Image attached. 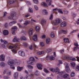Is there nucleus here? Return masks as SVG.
<instances>
[{"label": "nucleus", "mask_w": 79, "mask_h": 79, "mask_svg": "<svg viewBox=\"0 0 79 79\" xmlns=\"http://www.w3.org/2000/svg\"><path fill=\"white\" fill-rule=\"evenodd\" d=\"M0 66L2 68H3L5 66V63L3 62H1L0 63Z\"/></svg>", "instance_id": "5701e85b"}, {"label": "nucleus", "mask_w": 79, "mask_h": 79, "mask_svg": "<svg viewBox=\"0 0 79 79\" xmlns=\"http://www.w3.org/2000/svg\"><path fill=\"white\" fill-rule=\"evenodd\" d=\"M15 2H16V0H10L8 3L9 5H11V4L14 3Z\"/></svg>", "instance_id": "412c9836"}, {"label": "nucleus", "mask_w": 79, "mask_h": 79, "mask_svg": "<svg viewBox=\"0 0 79 79\" xmlns=\"http://www.w3.org/2000/svg\"><path fill=\"white\" fill-rule=\"evenodd\" d=\"M14 63H15V60L13 59H10L7 61L8 64L10 66V68L13 69H15V67L13 66H14Z\"/></svg>", "instance_id": "f03ea898"}, {"label": "nucleus", "mask_w": 79, "mask_h": 79, "mask_svg": "<svg viewBox=\"0 0 79 79\" xmlns=\"http://www.w3.org/2000/svg\"><path fill=\"white\" fill-rule=\"evenodd\" d=\"M46 3H48V5L49 6H51L52 5V0H46Z\"/></svg>", "instance_id": "f3484780"}, {"label": "nucleus", "mask_w": 79, "mask_h": 79, "mask_svg": "<svg viewBox=\"0 0 79 79\" xmlns=\"http://www.w3.org/2000/svg\"><path fill=\"white\" fill-rule=\"evenodd\" d=\"M35 74L36 76H37V75H38V70H36L35 73Z\"/></svg>", "instance_id": "774afa93"}, {"label": "nucleus", "mask_w": 79, "mask_h": 79, "mask_svg": "<svg viewBox=\"0 0 79 79\" xmlns=\"http://www.w3.org/2000/svg\"><path fill=\"white\" fill-rule=\"evenodd\" d=\"M35 29L36 32H39L40 31V27L39 26L35 27Z\"/></svg>", "instance_id": "bb28decb"}, {"label": "nucleus", "mask_w": 79, "mask_h": 79, "mask_svg": "<svg viewBox=\"0 0 79 79\" xmlns=\"http://www.w3.org/2000/svg\"><path fill=\"white\" fill-rule=\"evenodd\" d=\"M27 63L29 64H31V65H34V62H32L30 60L28 61Z\"/></svg>", "instance_id": "cd10ccee"}, {"label": "nucleus", "mask_w": 79, "mask_h": 79, "mask_svg": "<svg viewBox=\"0 0 79 79\" xmlns=\"http://www.w3.org/2000/svg\"><path fill=\"white\" fill-rule=\"evenodd\" d=\"M34 9L36 10V11H38V10H39V7L35 5H34Z\"/></svg>", "instance_id": "4c0bfd02"}, {"label": "nucleus", "mask_w": 79, "mask_h": 79, "mask_svg": "<svg viewBox=\"0 0 79 79\" xmlns=\"http://www.w3.org/2000/svg\"><path fill=\"white\" fill-rule=\"evenodd\" d=\"M52 51V49L50 48H48L47 49L46 52L47 53H49V52H51Z\"/></svg>", "instance_id": "a18cd8bd"}, {"label": "nucleus", "mask_w": 79, "mask_h": 79, "mask_svg": "<svg viewBox=\"0 0 79 79\" xmlns=\"http://www.w3.org/2000/svg\"><path fill=\"white\" fill-rule=\"evenodd\" d=\"M29 48L31 50H33V46H32V44H31L29 46Z\"/></svg>", "instance_id": "de8ad7c7"}, {"label": "nucleus", "mask_w": 79, "mask_h": 79, "mask_svg": "<svg viewBox=\"0 0 79 79\" xmlns=\"http://www.w3.org/2000/svg\"><path fill=\"white\" fill-rule=\"evenodd\" d=\"M3 79H10V77L8 76H4L3 77Z\"/></svg>", "instance_id": "0e129e2a"}, {"label": "nucleus", "mask_w": 79, "mask_h": 79, "mask_svg": "<svg viewBox=\"0 0 79 79\" xmlns=\"http://www.w3.org/2000/svg\"><path fill=\"white\" fill-rule=\"evenodd\" d=\"M71 77H74L75 76V73L73 72H72L71 74Z\"/></svg>", "instance_id": "09e8293b"}, {"label": "nucleus", "mask_w": 79, "mask_h": 79, "mask_svg": "<svg viewBox=\"0 0 79 79\" xmlns=\"http://www.w3.org/2000/svg\"><path fill=\"white\" fill-rule=\"evenodd\" d=\"M70 60H72V61H76V58L74 57H71Z\"/></svg>", "instance_id": "052dcab7"}, {"label": "nucleus", "mask_w": 79, "mask_h": 79, "mask_svg": "<svg viewBox=\"0 0 79 79\" xmlns=\"http://www.w3.org/2000/svg\"><path fill=\"white\" fill-rule=\"evenodd\" d=\"M70 64H71V66L73 68V69L76 68V64L74 62L72 61L70 62Z\"/></svg>", "instance_id": "f8f14e48"}, {"label": "nucleus", "mask_w": 79, "mask_h": 79, "mask_svg": "<svg viewBox=\"0 0 79 79\" xmlns=\"http://www.w3.org/2000/svg\"><path fill=\"white\" fill-rule=\"evenodd\" d=\"M17 24L20 28H24L25 27V26L24 27L22 26V25H21L19 23H17Z\"/></svg>", "instance_id": "49530a36"}, {"label": "nucleus", "mask_w": 79, "mask_h": 79, "mask_svg": "<svg viewBox=\"0 0 79 79\" xmlns=\"http://www.w3.org/2000/svg\"><path fill=\"white\" fill-rule=\"evenodd\" d=\"M5 56L4 55H1L0 56V61H4L5 60Z\"/></svg>", "instance_id": "20e7f679"}, {"label": "nucleus", "mask_w": 79, "mask_h": 79, "mask_svg": "<svg viewBox=\"0 0 79 79\" xmlns=\"http://www.w3.org/2000/svg\"><path fill=\"white\" fill-rule=\"evenodd\" d=\"M4 26L5 27H8V24L7 23H6L4 24Z\"/></svg>", "instance_id": "69168bd1"}, {"label": "nucleus", "mask_w": 79, "mask_h": 79, "mask_svg": "<svg viewBox=\"0 0 79 79\" xmlns=\"http://www.w3.org/2000/svg\"><path fill=\"white\" fill-rule=\"evenodd\" d=\"M14 77L15 79H18V73L16 72L15 73L14 75Z\"/></svg>", "instance_id": "aec40b11"}, {"label": "nucleus", "mask_w": 79, "mask_h": 79, "mask_svg": "<svg viewBox=\"0 0 79 79\" xmlns=\"http://www.w3.org/2000/svg\"><path fill=\"white\" fill-rule=\"evenodd\" d=\"M56 69L54 68H51L49 69V70L53 73H55L56 74H60L57 76V79H61V77H62L64 79H66L69 77V75L67 73H65L66 72L63 71L61 72H60V69L57 67H56Z\"/></svg>", "instance_id": "f257e3e1"}, {"label": "nucleus", "mask_w": 79, "mask_h": 79, "mask_svg": "<svg viewBox=\"0 0 79 79\" xmlns=\"http://www.w3.org/2000/svg\"><path fill=\"white\" fill-rule=\"evenodd\" d=\"M19 48V45L18 44H16L15 45V49H18Z\"/></svg>", "instance_id": "603ef678"}, {"label": "nucleus", "mask_w": 79, "mask_h": 79, "mask_svg": "<svg viewBox=\"0 0 79 79\" xmlns=\"http://www.w3.org/2000/svg\"><path fill=\"white\" fill-rule=\"evenodd\" d=\"M76 71H79V64L77 65L76 68Z\"/></svg>", "instance_id": "bf43d9fd"}, {"label": "nucleus", "mask_w": 79, "mask_h": 79, "mask_svg": "<svg viewBox=\"0 0 79 79\" xmlns=\"http://www.w3.org/2000/svg\"><path fill=\"white\" fill-rule=\"evenodd\" d=\"M46 42L47 44H50V39L49 38H47L46 40Z\"/></svg>", "instance_id": "c85d7f7f"}, {"label": "nucleus", "mask_w": 79, "mask_h": 79, "mask_svg": "<svg viewBox=\"0 0 79 79\" xmlns=\"http://www.w3.org/2000/svg\"><path fill=\"white\" fill-rule=\"evenodd\" d=\"M20 39L21 40H27V38H26V37L24 36H21Z\"/></svg>", "instance_id": "4be33fe9"}, {"label": "nucleus", "mask_w": 79, "mask_h": 79, "mask_svg": "<svg viewBox=\"0 0 79 79\" xmlns=\"http://www.w3.org/2000/svg\"><path fill=\"white\" fill-rule=\"evenodd\" d=\"M66 69H66V72H67V73H69L70 72V71H71V70L69 68V67L68 68H66Z\"/></svg>", "instance_id": "13d9d810"}, {"label": "nucleus", "mask_w": 79, "mask_h": 79, "mask_svg": "<svg viewBox=\"0 0 79 79\" xmlns=\"http://www.w3.org/2000/svg\"><path fill=\"white\" fill-rule=\"evenodd\" d=\"M53 14H51L49 19L50 20H52V19H53Z\"/></svg>", "instance_id": "6e6d98bb"}, {"label": "nucleus", "mask_w": 79, "mask_h": 79, "mask_svg": "<svg viewBox=\"0 0 79 79\" xmlns=\"http://www.w3.org/2000/svg\"><path fill=\"white\" fill-rule=\"evenodd\" d=\"M27 66L29 69H33V66H31V65H27Z\"/></svg>", "instance_id": "37998d69"}, {"label": "nucleus", "mask_w": 79, "mask_h": 79, "mask_svg": "<svg viewBox=\"0 0 79 79\" xmlns=\"http://www.w3.org/2000/svg\"><path fill=\"white\" fill-rule=\"evenodd\" d=\"M30 77V75L28 74L26 75L24 77L25 79H31V78H29V77Z\"/></svg>", "instance_id": "e433bc0d"}, {"label": "nucleus", "mask_w": 79, "mask_h": 79, "mask_svg": "<svg viewBox=\"0 0 79 79\" xmlns=\"http://www.w3.org/2000/svg\"><path fill=\"white\" fill-rule=\"evenodd\" d=\"M28 11L30 13H33L34 12V11L31 8V7H29L28 9Z\"/></svg>", "instance_id": "79ce46f5"}, {"label": "nucleus", "mask_w": 79, "mask_h": 79, "mask_svg": "<svg viewBox=\"0 0 79 79\" xmlns=\"http://www.w3.org/2000/svg\"><path fill=\"white\" fill-rule=\"evenodd\" d=\"M22 45L23 47H27V46L28 45V43L27 42H24L23 43Z\"/></svg>", "instance_id": "c9c22d12"}, {"label": "nucleus", "mask_w": 79, "mask_h": 79, "mask_svg": "<svg viewBox=\"0 0 79 79\" xmlns=\"http://www.w3.org/2000/svg\"><path fill=\"white\" fill-rule=\"evenodd\" d=\"M41 5L44 7H48V5L47 2H43L41 3Z\"/></svg>", "instance_id": "9b49d317"}, {"label": "nucleus", "mask_w": 79, "mask_h": 79, "mask_svg": "<svg viewBox=\"0 0 79 79\" xmlns=\"http://www.w3.org/2000/svg\"><path fill=\"white\" fill-rule=\"evenodd\" d=\"M57 11L58 12V13H59L63 14V11L61 10V9H58V10Z\"/></svg>", "instance_id": "58836bf2"}, {"label": "nucleus", "mask_w": 79, "mask_h": 79, "mask_svg": "<svg viewBox=\"0 0 79 79\" xmlns=\"http://www.w3.org/2000/svg\"><path fill=\"white\" fill-rule=\"evenodd\" d=\"M58 8H56L53 9V11H58Z\"/></svg>", "instance_id": "338daca9"}, {"label": "nucleus", "mask_w": 79, "mask_h": 79, "mask_svg": "<svg viewBox=\"0 0 79 79\" xmlns=\"http://www.w3.org/2000/svg\"><path fill=\"white\" fill-rule=\"evenodd\" d=\"M78 49L79 51V47H75L73 48V51L74 52H76L77 50Z\"/></svg>", "instance_id": "a19ab883"}, {"label": "nucleus", "mask_w": 79, "mask_h": 79, "mask_svg": "<svg viewBox=\"0 0 79 79\" xmlns=\"http://www.w3.org/2000/svg\"><path fill=\"white\" fill-rule=\"evenodd\" d=\"M17 29H18V28H17V27H16V26H14L12 27L11 31H16Z\"/></svg>", "instance_id": "7c9ffc66"}, {"label": "nucleus", "mask_w": 79, "mask_h": 79, "mask_svg": "<svg viewBox=\"0 0 79 79\" xmlns=\"http://www.w3.org/2000/svg\"><path fill=\"white\" fill-rule=\"evenodd\" d=\"M0 40L2 43H3V44H4V45H7V44H8V42L5 40H3L2 39H1Z\"/></svg>", "instance_id": "a211bd4d"}, {"label": "nucleus", "mask_w": 79, "mask_h": 79, "mask_svg": "<svg viewBox=\"0 0 79 79\" xmlns=\"http://www.w3.org/2000/svg\"><path fill=\"white\" fill-rule=\"evenodd\" d=\"M13 17H14V14H11L10 16L8 17V18L10 19H12Z\"/></svg>", "instance_id": "393cba45"}, {"label": "nucleus", "mask_w": 79, "mask_h": 79, "mask_svg": "<svg viewBox=\"0 0 79 79\" xmlns=\"http://www.w3.org/2000/svg\"><path fill=\"white\" fill-rule=\"evenodd\" d=\"M55 57H53V55H52L50 56H48L46 58V59L47 60H49L50 59L51 60H55Z\"/></svg>", "instance_id": "39448f33"}, {"label": "nucleus", "mask_w": 79, "mask_h": 79, "mask_svg": "<svg viewBox=\"0 0 79 79\" xmlns=\"http://www.w3.org/2000/svg\"><path fill=\"white\" fill-rule=\"evenodd\" d=\"M44 53V51H39L37 52V55H42Z\"/></svg>", "instance_id": "2f4dec72"}, {"label": "nucleus", "mask_w": 79, "mask_h": 79, "mask_svg": "<svg viewBox=\"0 0 79 79\" xmlns=\"http://www.w3.org/2000/svg\"><path fill=\"white\" fill-rule=\"evenodd\" d=\"M8 45H9V48H10V49H13L15 47H14V44L12 43H9Z\"/></svg>", "instance_id": "4468645a"}, {"label": "nucleus", "mask_w": 79, "mask_h": 79, "mask_svg": "<svg viewBox=\"0 0 79 79\" xmlns=\"http://www.w3.org/2000/svg\"><path fill=\"white\" fill-rule=\"evenodd\" d=\"M61 31H62V32L64 33V34H67L68 33V31H65L64 30H61Z\"/></svg>", "instance_id": "864d4df0"}, {"label": "nucleus", "mask_w": 79, "mask_h": 79, "mask_svg": "<svg viewBox=\"0 0 79 79\" xmlns=\"http://www.w3.org/2000/svg\"><path fill=\"white\" fill-rule=\"evenodd\" d=\"M9 26H12V25H13V23L12 22H11L9 23Z\"/></svg>", "instance_id": "e2e57ef3"}, {"label": "nucleus", "mask_w": 79, "mask_h": 79, "mask_svg": "<svg viewBox=\"0 0 79 79\" xmlns=\"http://www.w3.org/2000/svg\"><path fill=\"white\" fill-rule=\"evenodd\" d=\"M34 32V30L33 29L31 28L29 29L28 33L30 35H32L33 34Z\"/></svg>", "instance_id": "423d86ee"}, {"label": "nucleus", "mask_w": 79, "mask_h": 79, "mask_svg": "<svg viewBox=\"0 0 79 79\" xmlns=\"http://www.w3.org/2000/svg\"><path fill=\"white\" fill-rule=\"evenodd\" d=\"M44 72H45V73H49V71H48V70L47 69L44 68Z\"/></svg>", "instance_id": "3c124183"}, {"label": "nucleus", "mask_w": 79, "mask_h": 79, "mask_svg": "<svg viewBox=\"0 0 79 79\" xmlns=\"http://www.w3.org/2000/svg\"><path fill=\"white\" fill-rule=\"evenodd\" d=\"M43 13H44L46 15L48 14V12L47 11V10L45 9L43 10Z\"/></svg>", "instance_id": "c03bdc74"}, {"label": "nucleus", "mask_w": 79, "mask_h": 79, "mask_svg": "<svg viewBox=\"0 0 79 79\" xmlns=\"http://www.w3.org/2000/svg\"><path fill=\"white\" fill-rule=\"evenodd\" d=\"M23 69V67H17V70L19 71H22Z\"/></svg>", "instance_id": "473e14b6"}, {"label": "nucleus", "mask_w": 79, "mask_h": 79, "mask_svg": "<svg viewBox=\"0 0 79 79\" xmlns=\"http://www.w3.org/2000/svg\"><path fill=\"white\" fill-rule=\"evenodd\" d=\"M31 22L29 20H26L25 21V23H23V25L25 27V26H27L28 24H30Z\"/></svg>", "instance_id": "ddd939ff"}, {"label": "nucleus", "mask_w": 79, "mask_h": 79, "mask_svg": "<svg viewBox=\"0 0 79 79\" xmlns=\"http://www.w3.org/2000/svg\"><path fill=\"white\" fill-rule=\"evenodd\" d=\"M45 38H46V35L45 34L43 35L41 37V39H45Z\"/></svg>", "instance_id": "8fccbe9b"}, {"label": "nucleus", "mask_w": 79, "mask_h": 79, "mask_svg": "<svg viewBox=\"0 0 79 79\" xmlns=\"http://www.w3.org/2000/svg\"><path fill=\"white\" fill-rule=\"evenodd\" d=\"M18 54L19 56H25V53L24 52L22 51H20L18 52Z\"/></svg>", "instance_id": "0eeeda50"}, {"label": "nucleus", "mask_w": 79, "mask_h": 79, "mask_svg": "<svg viewBox=\"0 0 79 79\" xmlns=\"http://www.w3.org/2000/svg\"><path fill=\"white\" fill-rule=\"evenodd\" d=\"M46 23V20H45L44 19H42L41 20V23L43 24H44V23Z\"/></svg>", "instance_id": "f704fd0d"}, {"label": "nucleus", "mask_w": 79, "mask_h": 79, "mask_svg": "<svg viewBox=\"0 0 79 79\" xmlns=\"http://www.w3.org/2000/svg\"><path fill=\"white\" fill-rule=\"evenodd\" d=\"M64 66L65 69H66V68H69V64L67 62H65L64 63Z\"/></svg>", "instance_id": "b1692460"}, {"label": "nucleus", "mask_w": 79, "mask_h": 79, "mask_svg": "<svg viewBox=\"0 0 79 79\" xmlns=\"http://www.w3.org/2000/svg\"><path fill=\"white\" fill-rule=\"evenodd\" d=\"M7 75L8 76H10V75H11V71H8L7 72Z\"/></svg>", "instance_id": "4d7b16f0"}, {"label": "nucleus", "mask_w": 79, "mask_h": 79, "mask_svg": "<svg viewBox=\"0 0 79 79\" xmlns=\"http://www.w3.org/2000/svg\"><path fill=\"white\" fill-rule=\"evenodd\" d=\"M77 31V30H75L73 31L70 33V34H73V33H74V32H76Z\"/></svg>", "instance_id": "5fc2aeb1"}, {"label": "nucleus", "mask_w": 79, "mask_h": 79, "mask_svg": "<svg viewBox=\"0 0 79 79\" xmlns=\"http://www.w3.org/2000/svg\"><path fill=\"white\" fill-rule=\"evenodd\" d=\"M33 39L34 41H37V35L36 34H35L33 35Z\"/></svg>", "instance_id": "6ab92c4d"}, {"label": "nucleus", "mask_w": 79, "mask_h": 79, "mask_svg": "<svg viewBox=\"0 0 79 79\" xmlns=\"http://www.w3.org/2000/svg\"><path fill=\"white\" fill-rule=\"evenodd\" d=\"M33 2L35 4H39V1L38 0H33Z\"/></svg>", "instance_id": "72a5a7b5"}, {"label": "nucleus", "mask_w": 79, "mask_h": 79, "mask_svg": "<svg viewBox=\"0 0 79 79\" xmlns=\"http://www.w3.org/2000/svg\"><path fill=\"white\" fill-rule=\"evenodd\" d=\"M60 26L61 27H66V22H63L60 24Z\"/></svg>", "instance_id": "dca6fc26"}, {"label": "nucleus", "mask_w": 79, "mask_h": 79, "mask_svg": "<svg viewBox=\"0 0 79 79\" xmlns=\"http://www.w3.org/2000/svg\"><path fill=\"white\" fill-rule=\"evenodd\" d=\"M64 42H66V43H68L69 44L70 42L69 41V39L68 38H65L64 39Z\"/></svg>", "instance_id": "a878e982"}, {"label": "nucleus", "mask_w": 79, "mask_h": 79, "mask_svg": "<svg viewBox=\"0 0 79 79\" xmlns=\"http://www.w3.org/2000/svg\"><path fill=\"white\" fill-rule=\"evenodd\" d=\"M61 22V20L59 18H57L52 21V24L54 26H57Z\"/></svg>", "instance_id": "7ed1b4c3"}, {"label": "nucleus", "mask_w": 79, "mask_h": 79, "mask_svg": "<svg viewBox=\"0 0 79 79\" xmlns=\"http://www.w3.org/2000/svg\"><path fill=\"white\" fill-rule=\"evenodd\" d=\"M29 60L31 61L33 63H34V64H35V59H34V58L33 57H31L29 58Z\"/></svg>", "instance_id": "2eb2a0df"}, {"label": "nucleus", "mask_w": 79, "mask_h": 79, "mask_svg": "<svg viewBox=\"0 0 79 79\" xmlns=\"http://www.w3.org/2000/svg\"><path fill=\"white\" fill-rule=\"evenodd\" d=\"M19 38H17L16 36H15L13 40V42H19Z\"/></svg>", "instance_id": "1a4fd4ad"}, {"label": "nucleus", "mask_w": 79, "mask_h": 79, "mask_svg": "<svg viewBox=\"0 0 79 79\" xmlns=\"http://www.w3.org/2000/svg\"><path fill=\"white\" fill-rule=\"evenodd\" d=\"M40 45L41 47H44L45 46V44H44V43L43 42H40Z\"/></svg>", "instance_id": "ea45409f"}, {"label": "nucleus", "mask_w": 79, "mask_h": 79, "mask_svg": "<svg viewBox=\"0 0 79 79\" xmlns=\"http://www.w3.org/2000/svg\"><path fill=\"white\" fill-rule=\"evenodd\" d=\"M50 36L52 38L55 37V34L54 33V32H51L50 34Z\"/></svg>", "instance_id": "c756f323"}, {"label": "nucleus", "mask_w": 79, "mask_h": 79, "mask_svg": "<svg viewBox=\"0 0 79 79\" xmlns=\"http://www.w3.org/2000/svg\"><path fill=\"white\" fill-rule=\"evenodd\" d=\"M3 33L4 35H8L9 34V31L7 30H4L3 31Z\"/></svg>", "instance_id": "6e6552de"}, {"label": "nucleus", "mask_w": 79, "mask_h": 79, "mask_svg": "<svg viewBox=\"0 0 79 79\" xmlns=\"http://www.w3.org/2000/svg\"><path fill=\"white\" fill-rule=\"evenodd\" d=\"M36 66H37L38 69H42V64H36Z\"/></svg>", "instance_id": "9d476101"}, {"label": "nucleus", "mask_w": 79, "mask_h": 79, "mask_svg": "<svg viewBox=\"0 0 79 79\" xmlns=\"http://www.w3.org/2000/svg\"><path fill=\"white\" fill-rule=\"evenodd\" d=\"M12 52L13 53H16V50L15 49H13L12 50Z\"/></svg>", "instance_id": "680f3d73"}]
</instances>
